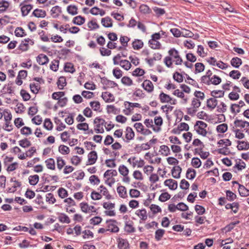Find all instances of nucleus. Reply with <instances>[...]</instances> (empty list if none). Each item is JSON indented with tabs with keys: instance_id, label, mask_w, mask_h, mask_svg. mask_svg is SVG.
I'll use <instances>...</instances> for the list:
<instances>
[{
	"instance_id": "nucleus-1",
	"label": "nucleus",
	"mask_w": 249,
	"mask_h": 249,
	"mask_svg": "<svg viewBox=\"0 0 249 249\" xmlns=\"http://www.w3.org/2000/svg\"><path fill=\"white\" fill-rule=\"evenodd\" d=\"M168 53L170 57L176 59L175 64L177 65H181L183 61L179 55L178 52L175 48L171 49L168 51Z\"/></svg>"
},
{
	"instance_id": "nucleus-2",
	"label": "nucleus",
	"mask_w": 249,
	"mask_h": 249,
	"mask_svg": "<svg viewBox=\"0 0 249 249\" xmlns=\"http://www.w3.org/2000/svg\"><path fill=\"white\" fill-rule=\"evenodd\" d=\"M106 223L107 224V231L115 233L119 231V228L117 226V222L116 220L109 219L107 220Z\"/></svg>"
},
{
	"instance_id": "nucleus-3",
	"label": "nucleus",
	"mask_w": 249,
	"mask_h": 249,
	"mask_svg": "<svg viewBox=\"0 0 249 249\" xmlns=\"http://www.w3.org/2000/svg\"><path fill=\"white\" fill-rule=\"evenodd\" d=\"M101 82L104 85L103 89H106L107 88H113L118 86V84L113 81L107 79L106 77L101 78Z\"/></svg>"
},
{
	"instance_id": "nucleus-4",
	"label": "nucleus",
	"mask_w": 249,
	"mask_h": 249,
	"mask_svg": "<svg viewBox=\"0 0 249 249\" xmlns=\"http://www.w3.org/2000/svg\"><path fill=\"white\" fill-rule=\"evenodd\" d=\"M125 139L124 141L125 142H129V141L134 138L135 133L133 131L132 128L130 127L127 126L125 129Z\"/></svg>"
},
{
	"instance_id": "nucleus-5",
	"label": "nucleus",
	"mask_w": 249,
	"mask_h": 249,
	"mask_svg": "<svg viewBox=\"0 0 249 249\" xmlns=\"http://www.w3.org/2000/svg\"><path fill=\"white\" fill-rule=\"evenodd\" d=\"M245 105V103L241 100L237 104H232L231 106V111L232 113H237L240 112V108Z\"/></svg>"
},
{
	"instance_id": "nucleus-6",
	"label": "nucleus",
	"mask_w": 249,
	"mask_h": 249,
	"mask_svg": "<svg viewBox=\"0 0 249 249\" xmlns=\"http://www.w3.org/2000/svg\"><path fill=\"white\" fill-rule=\"evenodd\" d=\"M88 160L87 165H92L95 163L97 159V154L96 151H92L88 154Z\"/></svg>"
},
{
	"instance_id": "nucleus-7",
	"label": "nucleus",
	"mask_w": 249,
	"mask_h": 249,
	"mask_svg": "<svg viewBox=\"0 0 249 249\" xmlns=\"http://www.w3.org/2000/svg\"><path fill=\"white\" fill-rule=\"evenodd\" d=\"M118 248L119 249H128L129 244L126 239L119 238L117 239Z\"/></svg>"
},
{
	"instance_id": "nucleus-8",
	"label": "nucleus",
	"mask_w": 249,
	"mask_h": 249,
	"mask_svg": "<svg viewBox=\"0 0 249 249\" xmlns=\"http://www.w3.org/2000/svg\"><path fill=\"white\" fill-rule=\"evenodd\" d=\"M142 88L148 92H152L154 90V86L152 82L149 80H145L142 85Z\"/></svg>"
},
{
	"instance_id": "nucleus-9",
	"label": "nucleus",
	"mask_w": 249,
	"mask_h": 249,
	"mask_svg": "<svg viewBox=\"0 0 249 249\" xmlns=\"http://www.w3.org/2000/svg\"><path fill=\"white\" fill-rule=\"evenodd\" d=\"M49 60L48 56L44 54L41 53L36 57L37 62L41 65L47 64Z\"/></svg>"
},
{
	"instance_id": "nucleus-10",
	"label": "nucleus",
	"mask_w": 249,
	"mask_h": 249,
	"mask_svg": "<svg viewBox=\"0 0 249 249\" xmlns=\"http://www.w3.org/2000/svg\"><path fill=\"white\" fill-rule=\"evenodd\" d=\"M164 184L171 190H176L178 187V182L172 179H168L164 181Z\"/></svg>"
},
{
	"instance_id": "nucleus-11",
	"label": "nucleus",
	"mask_w": 249,
	"mask_h": 249,
	"mask_svg": "<svg viewBox=\"0 0 249 249\" xmlns=\"http://www.w3.org/2000/svg\"><path fill=\"white\" fill-rule=\"evenodd\" d=\"M218 101L215 98H210L207 101V107L211 110L213 109L217 106Z\"/></svg>"
},
{
	"instance_id": "nucleus-12",
	"label": "nucleus",
	"mask_w": 249,
	"mask_h": 249,
	"mask_svg": "<svg viewBox=\"0 0 249 249\" xmlns=\"http://www.w3.org/2000/svg\"><path fill=\"white\" fill-rule=\"evenodd\" d=\"M124 230L128 233H132L135 231V229L133 227V222L132 221L125 222Z\"/></svg>"
},
{
	"instance_id": "nucleus-13",
	"label": "nucleus",
	"mask_w": 249,
	"mask_h": 249,
	"mask_svg": "<svg viewBox=\"0 0 249 249\" xmlns=\"http://www.w3.org/2000/svg\"><path fill=\"white\" fill-rule=\"evenodd\" d=\"M101 23L104 27L106 28L111 27L113 26L112 20L109 17L102 18L101 19Z\"/></svg>"
},
{
	"instance_id": "nucleus-14",
	"label": "nucleus",
	"mask_w": 249,
	"mask_h": 249,
	"mask_svg": "<svg viewBox=\"0 0 249 249\" xmlns=\"http://www.w3.org/2000/svg\"><path fill=\"white\" fill-rule=\"evenodd\" d=\"M102 97L106 102H110L114 101V97L113 95L108 92H103L102 94Z\"/></svg>"
},
{
	"instance_id": "nucleus-15",
	"label": "nucleus",
	"mask_w": 249,
	"mask_h": 249,
	"mask_svg": "<svg viewBox=\"0 0 249 249\" xmlns=\"http://www.w3.org/2000/svg\"><path fill=\"white\" fill-rule=\"evenodd\" d=\"M182 171L181 168L179 166H176L172 169V174L175 178H179L180 177V174Z\"/></svg>"
},
{
	"instance_id": "nucleus-16",
	"label": "nucleus",
	"mask_w": 249,
	"mask_h": 249,
	"mask_svg": "<svg viewBox=\"0 0 249 249\" xmlns=\"http://www.w3.org/2000/svg\"><path fill=\"white\" fill-rule=\"evenodd\" d=\"M159 99L162 103H170L172 100V98L169 95L163 92H161L159 95Z\"/></svg>"
},
{
	"instance_id": "nucleus-17",
	"label": "nucleus",
	"mask_w": 249,
	"mask_h": 249,
	"mask_svg": "<svg viewBox=\"0 0 249 249\" xmlns=\"http://www.w3.org/2000/svg\"><path fill=\"white\" fill-rule=\"evenodd\" d=\"M33 8V5L31 4L24 5L21 6V11L22 15L23 17L27 16Z\"/></svg>"
},
{
	"instance_id": "nucleus-18",
	"label": "nucleus",
	"mask_w": 249,
	"mask_h": 249,
	"mask_svg": "<svg viewBox=\"0 0 249 249\" xmlns=\"http://www.w3.org/2000/svg\"><path fill=\"white\" fill-rule=\"evenodd\" d=\"M238 192L241 196H249V190L242 185L239 184Z\"/></svg>"
},
{
	"instance_id": "nucleus-19",
	"label": "nucleus",
	"mask_w": 249,
	"mask_h": 249,
	"mask_svg": "<svg viewBox=\"0 0 249 249\" xmlns=\"http://www.w3.org/2000/svg\"><path fill=\"white\" fill-rule=\"evenodd\" d=\"M61 12V8L59 6L53 7L51 10V15L54 18H57Z\"/></svg>"
},
{
	"instance_id": "nucleus-20",
	"label": "nucleus",
	"mask_w": 249,
	"mask_h": 249,
	"mask_svg": "<svg viewBox=\"0 0 249 249\" xmlns=\"http://www.w3.org/2000/svg\"><path fill=\"white\" fill-rule=\"evenodd\" d=\"M237 143L239 144L237 147L239 150H248L249 149V143L245 141H238Z\"/></svg>"
},
{
	"instance_id": "nucleus-21",
	"label": "nucleus",
	"mask_w": 249,
	"mask_h": 249,
	"mask_svg": "<svg viewBox=\"0 0 249 249\" xmlns=\"http://www.w3.org/2000/svg\"><path fill=\"white\" fill-rule=\"evenodd\" d=\"M242 63L241 59L237 57L232 58L231 61V64L235 68H238Z\"/></svg>"
},
{
	"instance_id": "nucleus-22",
	"label": "nucleus",
	"mask_w": 249,
	"mask_h": 249,
	"mask_svg": "<svg viewBox=\"0 0 249 249\" xmlns=\"http://www.w3.org/2000/svg\"><path fill=\"white\" fill-rule=\"evenodd\" d=\"M32 15L36 18H44L46 16L45 11L42 9H36L32 13Z\"/></svg>"
},
{
	"instance_id": "nucleus-23",
	"label": "nucleus",
	"mask_w": 249,
	"mask_h": 249,
	"mask_svg": "<svg viewBox=\"0 0 249 249\" xmlns=\"http://www.w3.org/2000/svg\"><path fill=\"white\" fill-rule=\"evenodd\" d=\"M85 22V18L81 16H78L73 18L72 22L73 24L77 25H81Z\"/></svg>"
},
{
	"instance_id": "nucleus-24",
	"label": "nucleus",
	"mask_w": 249,
	"mask_h": 249,
	"mask_svg": "<svg viewBox=\"0 0 249 249\" xmlns=\"http://www.w3.org/2000/svg\"><path fill=\"white\" fill-rule=\"evenodd\" d=\"M196 176V171L192 168H188L186 174V177L187 179L192 180Z\"/></svg>"
},
{
	"instance_id": "nucleus-25",
	"label": "nucleus",
	"mask_w": 249,
	"mask_h": 249,
	"mask_svg": "<svg viewBox=\"0 0 249 249\" xmlns=\"http://www.w3.org/2000/svg\"><path fill=\"white\" fill-rule=\"evenodd\" d=\"M132 47L134 50H140L143 46V42L140 39H135L132 42Z\"/></svg>"
},
{
	"instance_id": "nucleus-26",
	"label": "nucleus",
	"mask_w": 249,
	"mask_h": 249,
	"mask_svg": "<svg viewBox=\"0 0 249 249\" xmlns=\"http://www.w3.org/2000/svg\"><path fill=\"white\" fill-rule=\"evenodd\" d=\"M78 8L76 5H70L67 8L68 13L71 15H75L78 14Z\"/></svg>"
},
{
	"instance_id": "nucleus-27",
	"label": "nucleus",
	"mask_w": 249,
	"mask_h": 249,
	"mask_svg": "<svg viewBox=\"0 0 249 249\" xmlns=\"http://www.w3.org/2000/svg\"><path fill=\"white\" fill-rule=\"evenodd\" d=\"M224 94V91L221 90H213L211 92V95L215 98L223 97Z\"/></svg>"
},
{
	"instance_id": "nucleus-28",
	"label": "nucleus",
	"mask_w": 249,
	"mask_h": 249,
	"mask_svg": "<svg viewBox=\"0 0 249 249\" xmlns=\"http://www.w3.org/2000/svg\"><path fill=\"white\" fill-rule=\"evenodd\" d=\"M117 192L121 197L125 198L126 196V189L124 186H120L117 188Z\"/></svg>"
},
{
	"instance_id": "nucleus-29",
	"label": "nucleus",
	"mask_w": 249,
	"mask_h": 249,
	"mask_svg": "<svg viewBox=\"0 0 249 249\" xmlns=\"http://www.w3.org/2000/svg\"><path fill=\"white\" fill-rule=\"evenodd\" d=\"M149 46L152 49H159L160 48V43L154 39H151L149 41Z\"/></svg>"
},
{
	"instance_id": "nucleus-30",
	"label": "nucleus",
	"mask_w": 249,
	"mask_h": 249,
	"mask_svg": "<svg viewBox=\"0 0 249 249\" xmlns=\"http://www.w3.org/2000/svg\"><path fill=\"white\" fill-rule=\"evenodd\" d=\"M94 124H96V127H100L105 125L106 122L105 120L99 117H96L94 120Z\"/></svg>"
},
{
	"instance_id": "nucleus-31",
	"label": "nucleus",
	"mask_w": 249,
	"mask_h": 249,
	"mask_svg": "<svg viewBox=\"0 0 249 249\" xmlns=\"http://www.w3.org/2000/svg\"><path fill=\"white\" fill-rule=\"evenodd\" d=\"M66 84L67 83L65 77L61 76L59 78L57 82V85L60 89H63Z\"/></svg>"
},
{
	"instance_id": "nucleus-32",
	"label": "nucleus",
	"mask_w": 249,
	"mask_h": 249,
	"mask_svg": "<svg viewBox=\"0 0 249 249\" xmlns=\"http://www.w3.org/2000/svg\"><path fill=\"white\" fill-rule=\"evenodd\" d=\"M136 214L141 217L142 220H145L147 218L146 211L145 209L139 210L136 211Z\"/></svg>"
},
{
	"instance_id": "nucleus-33",
	"label": "nucleus",
	"mask_w": 249,
	"mask_h": 249,
	"mask_svg": "<svg viewBox=\"0 0 249 249\" xmlns=\"http://www.w3.org/2000/svg\"><path fill=\"white\" fill-rule=\"evenodd\" d=\"M119 65L126 71L129 70L131 67V63L127 60H121Z\"/></svg>"
},
{
	"instance_id": "nucleus-34",
	"label": "nucleus",
	"mask_w": 249,
	"mask_h": 249,
	"mask_svg": "<svg viewBox=\"0 0 249 249\" xmlns=\"http://www.w3.org/2000/svg\"><path fill=\"white\" fill-rule=\"evenodd\" d=\"M47 167L51 170L55 169V162L53 158H50L45 160Z\"/></svg>"
},
{
	"instance_id": "nucleus-35",
	"label": "nucleus",
	"mask_w": 249,
	"mask_h": 249,
	"mask_svg": "<svg viewBox=\"0 0 249 249\" xmlns=\"http://www.w3.org/2000/svg\"><path fill=\"white\" fill-rule=\"evenodd\" d=\"M165 230L163 229H158L155 231V238L157 241H160L161 240L162 237H163L164 233Z\"/></svg>"
},
{
	"instance_id": "nucleus-36",
	"label": "nucleus",
	"mask_w": 249,
	"mask_h": 249,
	"mask_svg": "<svg viewBox=\"0 0 249 249\" xmlns=\"http://www.w3.org/2000/svg\"><path fill=\"white\" fill-rule=\"evenodd\" d=\"M39 181V176L37 175L30 176L29 177V182L31 185H36Z\"/></svg>"
},
{
	"instance_id": "nucleus-37",
	"label": "nucleus",
	"mask_w": 249,
	"mask_h": 249,
	"mask_svg": "<svg viewBox=\"0 0 249 249\" xmlns=\"http://www.w3.org/2000/svg\"><path fill=\"white\" fill-rule=\"evenodd\" d=\"M95 20V19H92L88 23V26L91 30H94L99 28V25Z\"/></svg>"
},
{
	"instance_id": "nucleus-38",
	"label": "nucleus",
	"mask_w": 249,
	"mask_h": 249,
	"mask_svg": "<svg viewBox=\"0 0 249 249\" xmlns=\"http://www.w3.org/2000/svg\"><path fill=\"white\" fill-rule=\"evenodd\" d=\"M160 151L161 152V155L165 156H168L170 153L169 148L165 145H162L160 146Z\"/></svg>"
},
{
	"instance_id": "nucleus-39",
	"label": "nucleus",
	"mask_w": 249,
	"mask_h": 249,
	"mask_svg": "<svg viewBox=\"0 0 249 249\" xmlns=\"http://www.w3.org/2000/svg\"><path fill=\"white\" fill-rule=\"evenodd\" d=\"M59 152L62 155H67L70 153V148L64 145H60L58 147Z\"/></svg>"
},
{
	"instance_id": "nucleus-40",
	"label": "nucleus",
	"mask_w": 249,
	"mask_h": 249,
	"mask_svg": "<svg viewBox=\"0 0 249 249\" xmlns=\"http://www.w3.org/2000/svg\"><path fill=\"white\" fill-rule=\"evenodd\" d=\"M119 172L124 177H125L128 175L129 170L125 166L122 165L119 167Z\"/></svg>"
},
{
	"instance_id": "nucleus-41",
	"label": "nucleus",
	"mask_w": 249,
	"mask_h": 249,
	"mask_svg": "<svg viewBox=\"0 0 249 249\" xmlns=\"http://www.w3.org/2000/svg\"><path fill=\"white\" fill-rule=\"evenodd\" d=\"M19 145L23 148H27L31 146V142L27 138L19 141Z\"/></svg>"
},
{
	"instance_id": "nucleus-42",
	"label": "nucleus",
	"mask_w": 249,
	"mask_h": 249,
	"mask_svg": "<svg viewBox=\"0 0 249 249\" xmlns=\"http://www.w3.org/2000/svg\"><path fill=\"white\" fill-rule=\"evenodd\" d=\"M228 129V125L226 124H219L216 127V130L218 132L224 133L227 131Z\"/></svg>"
},
{
	"instance_id": "nucleus-43",
	"label": "nucleus",
	"mask_w": 249,
	"mask_h": 249,
	"mask_svg": "<svg viewBox=\"0 0 249 249\" xmlns=\"http://www.w3.org/2000/svg\"><path fill=\"white\" fill-rule=\"evenodd\" d=\"M205 69V66L202 63H196L195 64V73L202 72Z\"/></svg>"
},
{
	"instance_id": "nucleus-44",
	"label": "nucleus",
	"mask_w": 249,
	"mask_h": 249,
	"mask_svg": "<svg viewBox=\"0 0 249 249\" xmlns=\"http://www.w3.org/2000/svg\"><path fill=\"white\" fill-rule=\"evenodd\" d=\"M91 107L93 109L94 111H98L101 112L100 110V104L98 101H92L89 103Z\"/></svg>"
},
{
	"instance_id": "nucleus-45",
	"label": "nucleus",
	"mask_w": 249,
	"mask_h": 249,
	"mask_svg": "<svg viewBox=\"0 0 249 249\" xmlns=\"http://www.w3.org/2000/svg\"><path fill=\"white\" fill-rule=\"evenodd\" d=\"M211 84L217 85L221 82V79L219 76L214 75L210 78Z\"/></svg>"
},
{
	"instance_id": "nucleus-46",
	"label": "nucleus",
	"mask_w": 249,
	"mask_h": 249,
	"mask_svg": "<svg viewBox=\"0 0 249 249\" xmlns=\"http://www.w3.org/2000/svg\"><path fill=\"white\" fill-rule=\"evenodd\" d=\"M58 219L62 223L69 224L71 222V220L69 217L65 213H61L58 217Z\"/></svg>"
},
{
	"instance_id": "nucleus-47",
	"label": "nucleus",
	"mask_w": 249,
	"mask_h": 249,
	"mask_svg": "<svg viewBox=\"0 0 249 249\" xmlns=\"http://www.w3.org/2000/svg\"><path fill=\"white\" fill-rule=\"evenodd\" d=\"M241 75V72L237 70L231 71L229 73V76L234 79H238Z\"/></svg>"
},
{
	"instance_id": "nucleus-48",
	"label": "nucleus",
	"mask_w": 249,
	"mask_h": 249,
	"mask_svg": "<svg viewBox=\"0 0 249 249\" xmlns=\"http://www.w3.org/2000/svg\"><path fill=\"white\" fill-rule=\"evenodd\" d=\"M30 88L31 89V91L35 93L36 94L38 93L39 89H40V86L38 84H35V83H31L30 84Z\"/></svg>"
},
{
	"instance_id": "nucleus-49",
	"label": "nucleus",
	"mask_w": 249,
	"mask_h": 249,
	"mask_svg": "<svg viewBox=\"0 0 249 249\" xmlns=\"http://www.w3.org/2000/svg\"><path fill=\"white\" fill-rule=\"evenodd\" d=\"M173 79L178 83H181L183 80V77L182 74L176 71L173 74Z\"/></svg>"
},
{
	"instance_id": "nucleus-50",
	"label": "nucleus",
	"mask_w": 249,
	"mask_h": 249,
	"mask_svg": "<svg viewBox=\"0 0 249 249\" xmlns=\"http://www.w3.org/2000/svg\"><path fill=\"white\" fill-rule=\"evenodd\" d=\"M121 82L124 85L130 86L133 84V81L128 76H124L121 79Z\"/></svg>"
},
{
	"instance_id": "nucleus-51",
	"label": "nucleus",
	"mask_w": 249,
	"mask_h": 249,
	"mask_svg": "<svg viewBox=\"0 0 249 249\" xmlns=\"http://www.w3.org/2000/svg\"><path fill=\"white\" fill-rule=\"evenodd\" d=\"M100 188L101 189L100 193H102L103 195L106 196V197L107 199H110L111 198V196L109 194L108 191L105 187H104L103 185H101L100 186Z\"/></svg>"
},
{
	"instance_id": "nucleus-52",
	"label": "nucleus",
	"mask_w": 249,
	"mask_h": 249,
	"mask_svg": "<svg viewBox=\"0 0 249 249\" xmlns=\"http://www.w3.org/2000/svg\"><path fill=\"white\" fill-rule=\"evenodd\" d=\"M9 3L6 0H2L0 2V13L3 12L8 8Z\"/></svg>"
},
{
	"instance_id": "nucleus-53",
	"label": "nucleus",
	"mask_w": 249,
	"mask_h": 249,
	"mask_svg": "<svg viewBox=\"0 0 249 249\" xmlns=\"http://www.w3.org/2000/svg\"><path fill=\"white\" fill-rule=\"evenodd\" d=\"M44 127L48 130H51L53 129V123L50 119L47 118L45 120Z\"/></svg>"
},
{
	"instance_id": "nucleus-54",
	"label": "nucleus",
	"mask_w": 249,
	"mask_h": 249,
	"mask_svg": "<svg viewBox=\"0 0 249 249\" xmlns=\"http://www.w3.org/2000/svg\"><path fill=\"white\" fill-rule=\"evenodd\" d=\"M245 123H246V121H243L242 120H239L238 119H236L234 122V124L235 127H241L242 128L245 127Z\"/></svg>"
},
{
	"instance_id": "nucleus-55",
	"label": "nucleus",
	"mask_w": 249,
	"mask_h": 249,
	"mask_svg": "<svg viewBox=\"0 0 249 249\" xmlns=\"http://www.w3.org/2000/svg\"><path fill=\"white\" fill-rule=\"evenodd\" d=\"M195 209L198 215H202L205 213V209L202 206L196 205Z\"/></svg>"
},
{
	"instance_id": "nucleus-56",
	"label": "nucleus",
	"mask_w": 249,
	"mask_h": 249,
	"mask_svg": "<svg viewBox=\"0 0 249 249\" xmlns=\"http://www.w3.org/2000/svg\"><path fill=\"white\" fill-rule=\"evenodd\" d=\"M140 11L141 13L146 14H149L151 12V10L149 7L145 4H142L140 6Z\"/></svg>"
},
{
	"instance_id": "nucleus-57",
	"label": "nucleus",
	"mask_w": 249,
	"mask_h": 249,
	"mask_svg": "<svg viewBox=\"0 0 249 249\" xmlns=\"http://www.w3.org/2000/svg\"><path fill=\"white\" fill-rule=\"evenodd\" d=\"M170 197V195L168 193H163L160 196L159 200L161 202H165L169 199Z\"/></svg>"
},
{
	"instance_id": "nucleus-58",
	"label": "nucleus",
	"mask_w": 249,
	"mask_h": 249,
	"mask_svg": "<svg viewBox=\"0 0 249 249\" xmlns=\"http://www.w3.org/2000/svg\"><path fill=\"white\" fill-rule=\"evenodd\" d=\"M65 95V92L63 91H58L53 92L52 94V98L54 100H57L61 99V97H62Z\"/></svg>"
},
{
	"instance_id": "nucleus-59",
	"label": "nucleus",
	"mask_w": 249,
	"mask_h": 249,
	"mask_svg": "<svg viewBox=\"0 0 249 249\" xmlns=\"http://www.w3.org/2000/svg\"><path fill=\"white\" fill-rule=\"evenodd\" d=\"M58 194L59 196L62 198L67 197L68 195L67 191L63 188H60L58 189Z\"/></svg>"
},
{
	"instance_id": "nucleus-60",
	"label": "nucleus",
	"mask_w": 249,
	"mask_h": 249,
	"mask_svg": "<svg viewBox=\"0 0 249 249\" xmlns=\"http://www.w3.org/2000/svg\"><path fill=\"white\" fill-rule=\"evenodd\" d=\"M15 35L18 37H22L26 35L24 33V30L21 27H17L15 31Z\"/></svg>"
},
{
	"instance_id": "nucleus-61",
	"label": "nucleus",
	"mask_w": 249,
	"mask_h": 249,
	"mask_svg": "<svg viewBox=\"0 0 249 249\" xmlns=\"http://www.w3.org/2000/svg\"><path fill=\"white\" fill-rule=\"evenodd\" d=\"M20 93L24 101H27L30 100L31 96L25 89H21Z\"/></svg>"
},
{
	"instance_id": "nucleus-62",
	"label": "nucleus",
	"mask_w": 249,
	"mask_h": 249,
	"mask_svg": "<svg viewBox=\"0 0 249 249\" xmlns=\"http://www.w3.org/2000/svg\"><path fill=\"white\" fill-rule=\"evenodd\" d=\"M112 73L113 76L115 77L117 79L120 78L123 75L122 71L118 68L114 69Z\"/></svg>"
},
{
	"instance_id": "nucleus-63",
	"label": "nucleus",
	"mask_w": 249,
	"mask_h": 249,
	"mask_svg": "<svg viewBox=\"0 0 249 249\" xmlns=\"http://www.w3.org/2000/svg\"><path fill=\"white\" fill-rule=\"evenodd\" d=\"M192 164L195 168H198L201 165V161L198 158H193L192 160Z\"/></svg>"
},
{
	"instance_id": "nucleus-64",
	"label": "nucleus",
	"mask_w": 249,
	"mask_h": 249,
	"mask_svg": "<svg viewBox=\"0 0 249 249\" xmlns=\"http://www.w3.org/2000/svg\"><path fill=\"white\" fill-rule=\"evenodd\" d=\"M145 73V71L143 69L138 68H136L132 72V75L135 76H141Z\"/></svg>"
}]
</instances>
